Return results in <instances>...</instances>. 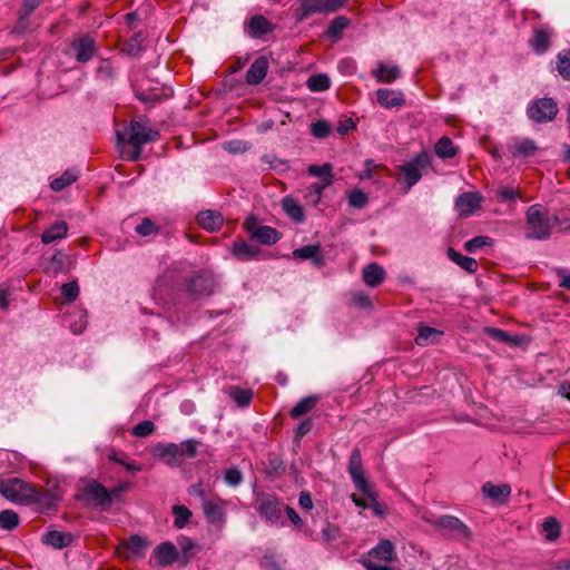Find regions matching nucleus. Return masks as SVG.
I'll return each mask as SVG.
<instances>
[{
	"label": "nucleus",
	"mask_w": 570,
	"mask_h": 570,
	"mask_svg": "<svg viewBox=\"0 0 570 570\" xmlns=\"http://www.w3.org/2000/svg\"><path fill=\"white\" fill-rule=\"evenodd\" d=\"M0 493L9 501L29 505L38 504L41 508H52L56 497L47 491L37 490L19 478H10L0 482Z\"/></svg>",
	"instance_id": "obj_1"
},
{
	"label": "nucleus",
	"mask_w": 570,
	"mask_h": 570,
	"mask_svg": "<svg viewBox=\"0 0 570 570\" xmlns=\"http://www.w3.org/2000/svg\"><path fill=\"white\" fill-rule=\"evenodd\" d=\"M525 238L534 240L548 239L554 226H561V218L549 216L548 210L540 204L531 205L525 213Z\"/></svg>",
	"instance_id": "obj_2"
},
{
	"label": "nucleus",
	"mask_w": 570,
	"mask_h": 570,
	"mask_svg": "<svg viewBox=\"0 0 570 570\" xmlns=\"http://www.w3.org/2000/svg\"><path fill=\"white\" fill-rule=\"evenodd\" d=\"M125 135L128 136L126 139L118 132V138L134 147V153L130 157L132 161L140 158L141 147L145 144L156 141L159 138V131L150 128L146 120H131Z\"/></svg>",
	"instance_id": "obj_3"
},
{
	"label": "nucleus",
	"mask_w": 570,
	"mask_h": 570,
	"mask_svg": "<svg viewBox=\"0 0 570 570\" xmlns=\"http://www.w3.org/2000/svg\"><path fill=\"white\" fill-rule=\"evenodd\" d=\"M258 514L269 524H277L281 518V503L274 493L259 492L255 497Z\"/></svg>",
	"instance_id": "obj_4"
},
{
	"label": "nucleus",
	"mask_w": 570,
	"mask_h": 570,
	"mask_svg": "<svg viewBox=\"0 0 570 570\" xmlns=\"http://www.w3.org/2000/svg\"><path fill=\"white\" fill-rule=\"evenodd\" d=\"M431 165V156L429 153H420L411 161L400 166V170L404 176V183L407 189L413 187L422 177V171Z\"/></svg>",
	"instance_id": "obj_5"
},
{
	"label": "nucleus",
	"mask_w": 570,
	"mask_h": 570,
	"mask_svg": "<svg viewBox=\"0 0 570 570\" xmlns=\"http://www.w3.org/2000/svg\"><path fill=\"white\" fill-rule=\"evenodd\" d=\"M527 112L529 118L535 122H548L556 117L558 106L552 98H541L533 101L528 107Z\"/></svg>",
	"instance_id": "obj_6"
},
{
	"label": "nucleus",
	"mask_w": 570,
	"mask_h": 570,
	"mask_svg": "<svg viewBox=\"0 0 570 570\" xmlns=\"http://www.w3.org/2000/svg\"><path fill=\"white\" fill-rule=\"evenodd\" d=\"M438 529L443 530L450 538L469 540L472 535L469 527L454 515L438 517Z\"/></svg>",
	"instance_id": "obj_7"
},
{
	"label": "nucleus",
	"mask_w": 570,
	"mask_h": 570,
	"mask_svg": "<svg viewBox=\"0 0 570 570\" xmlns=\"http://www.w3.org/2000/svg\"><path fill=\"white\" fill-rule=\"evenodd\" d=\"M216 286L213 274L204 272L191 276L187 281V291L196 297L209 296L214 293Z\"/></svg>",
	"instance_id": "obj_8"
},
{
	"label": "nucleus",
	"mask_w": 570,
	"mask_h": 570,
	"mask_svg": "<svg viewBox=\"0 0 570 570\" xmlns=\"http://www.w3.org/2000/svg\"><path fill=\"white\" fill-rule=\"evenodd\" d=\"M225 504L226 501L220 498L204 500L202 509L206 521L210 524L222 527L226 522Z\"/></svg>",
	"instance_id": "obj_9"
},
{
	"label": "nucleus",
	"mask_w": 570,
	"mask_h": 570,
	"mask_svg": "<svg viewBox=\"0 0 570 570\" xmlns=\"http://www.w3.org/2000/svg\"><path fill=\"white\" fill-rule=\"evenodd\" d=\"M71 49L75 52V58L80 63L90 61L98 51L95 39L89 36H82L71 42Z\"/></svg>",
	"instance_id": "obj_10"
},
{
	"label": "nucleus",
	"mask_w": 570,
	"mask_h": 570,
	"mask_svg": "<svg viewBox=\"0 0 570 570\" xmlns=\"http://www.w3.org/2000/svg\"><path fill=\"white\" fill-rule=\"evenodd\" d=\"M481 202L478 193L466 191L456 198L454 207L460 217L468 218L480 208Z\"/></svg>",
	"instance_id": "obj_11"
},
{
	"label": "nucleus",
	"mask_w": 570,
	"mask_h": 570,
	"mask_svg": "<svg viewBox=\"0 0 570 570\" xmlns=\"http://www.w3.org/2000/svg\"><path fill=\"white\" fill-rule=\"evenodd\" d=\"M512 158H529L535 155L538 146L533 139L515 138L507 145Z\"/></svg>",
	"instance_id": "obj_12"
},
{
	"label": "nucleus",
	"mask_w": 570,
	"mask_h": 570,
	"mask_svg": "<svg viewBox=\"0 0 570 570\" xmlns=\"http://www.w3.org/2000/svg\"><path fill=\"white\" fill-rule=\"evenodd\" d=\"M83 492L96 507L105 509L110 505V493L100 482L96 480L90 481L85 487Z\"/></svg>",
	"instance_id": "obj_13"
},
{
	"label": "nucleus",
	"mask_w": 570,
	"mask_h": 570,
	"mask_svg": "<svg viewBox=\"0 0 570 570\" xmlns=\"http://www.w3.org/2000/svg\"><path fill=\"white\" fill-rule=\"evenodd\" d=\"M178 558V551L171 542L158 544L154 551V559L159 567H168Z\"/></svg>",
	"instance_id": "obj_14"
},
{
	"label": "nucleus",
	"mask_w": 570,
	"mask_h": 570,
	"mask_svg": "<svg viewBox=\"0 0 570 570\" xmlns=\"http://www.w3.org/2000/svg\"><path fill=\"white\" fill-rule=\"evenodd\" d=\"M367 556L372 559L385 562H392L397 559L395 547L387 539L380 540V542L368 551Z\"/></svg>",
	"instance_id": "obj_15"
},
{
	"label": "nucleus",
	"mask_w": 570,
	"mask_h": 570,
	"mask_svg": "<svg viewBox=\"0 0 570 570\" xmlns=\"http://www.w3.org/2000/svg\"><path fill=\"white\" fill-rule=\"evenodd\" d=\"M268 65V59L265 56L254 60L246 72V82L252 86L261 83L267 75Z\"/></svg>",
	"instance_id": "obj_16"
},
{
	"label": "nucleus",
	"mask_w": 570,
	"mask_h": 570,
	"mask_svg": "<svg viewBox=\"0 0 570 570\" xmlns=\"http://www.w3.org/2000/svg\"><path fill=\"white\" fill-rule=\"evenodd\" d=\"M321 246L318 244L306 245L293 250V256L298 259H311L316 267L325 265L324 256L320 253Z\"/></svg>",
	"instance_id": "obj_17"
},
{
	"label": "nucleus",
	"mask_w": 570,
	"mask_h": 570,
	"mask_svg": "<svg viewBox=\"0 0 570 570\" xmlns=\"http://www.w3.org/2000/svg\"><path fill=\"white\" fill-rule=\"evenodd\" d=\"M154 453L157 458L161 459L167 465L179 466L180 459L176 443L157 444Z\"/></svg>",
	"instance_id": "obj_18"
},
{
	"label": "nucleus",
	"mask_w": 570,
	"mask_h": 570,
	"mask_svg": "<svg viewBox=\"0 0 570 570\" xmlns=\"http://www.w3.org/2000/svg\"><path fill=\"white\" fill-rule=\"evenodd\" d=\"M377 102L385 108L401 107L405 104L404 96L401 91L387 88H380L376 91Z\"/></svg>",
	"instance_id": "obj_19"
},
{
	"label": "nucleus",
	"mask_w": 570,
	"mask_h": 570,
	"mask_svg": "<svg viewBox=\"0 0 570 570\" xmlns=\"http://www.w3.org/2000/svg\"><path fill=\"white\" fill-rule=\"evenodd\" d=\"M42 0H23L19 10L17 30L24 32L30 27V16L41 4Z\"/></svg>",
	"instance_id": "obj_20"
},
{
	"label": "nucleus",
	"mask_w": 570,
	"mask_h": 570,
	"mask_svg": "<svg viewBox=\"0 0 570 570\" xmlns=\"http://www.w3.org/2000/svg\"><path fill=\"white\" fill-rule=\"evenodd\" d=\"M482 493L495 502L505 503L511 494V488L509 484L497 485L491 482H485L482 485Z\"/></svg>",
	"instance_id": "obj_21"
},
{
	"label": "nucleus",
	"mask_w": 570,
	"mask_h": 570,
	"mask_svg": "<svg viewBox=\"0 0 570 570\" xmlns=\"http://www.w3.org/2000/svg\"><path fill=\"white\" fill-rule=\"evenodd\" d=\"M362 279L367 286L376 287L385 279V271L377 263H371L363 268Z\"/></svg>",
	"instance_id": "obj_22"
},
{
	"label": "nucleus",
	"mask_w": 570,
	"mask_h": 570,
	"mask_svg": "<svg viewBox=\"0 0 570 570\" xmlns=\"http://www.w3.org/2000/svg\"><path fill=\"white\" fill-rule=\"evenodd\" d=\"M197 223L202 228L208 232H215L220 228L224 218L219 212L204 210L197 215Z\"/></svg>",
	"instance_id": "obj_23"
},
{
	"label": "nucleus",
	"mask_w": 570,
	"mask_h": 570,
	"mask_svg": "<svg viewBox=\"0 0 570 570\" xmlns=\"http://www.w3.org/2000/svg\"><path fill=\"white\" fill-rule=\"evenodd\" d=\"M274 29L269 20L264 16L257 14L250 18L248 22V33L253 38H263Z\"/></svg>",
	"instance_id": "obj_24"
},
{
	"label": "nucleus",
	"mask_w": 570,
	"mask_h": 570,
	"mask_svg": "<svg viewBox=\"0 0 570 570\" xmlns=\"http://www.w3.org/2000/svg\"><path fill=\"white\" fill-rule=\"evenodd\" d=\"M261 249L245 242H237L232 247V254L242 262L258 259Z\"/></svg>",
	"instance_id": "obj_25"
},
{
	"label": "nucleus",
	"mask_w": 570,
	"mask_h": 570,
	"mask_svg": "<svg viewBox=\"0 0 570 570\" xmlns=\"http://www.w3.org/2000/svg\"><path fill=\"white\" fill-rule=\"evenodd\" d=\"M373 77L379 82L392 83L401 76V70L397 66H389L380 62L377 68L372 71Z\"/></svg>",
	"instance_id": "obj_26"
},
{
	"label": "nucleus",
	"mask_w": 570,
	"mask_h": 570,
	"mask_svg": "<svg viewBox=\"0 0 570 570\" xmlns=\"http://www.w3.org/2000/svg\"><path fill=\"white\" fill-rule=\"evenodd\" d=\"M72 534L63 533L57 530L48 531L42 535V542L55 549H62L72 542Z\"/></svg>",
	"instance_id": "obj_27"
},
{
	"label": "nucleus",
	"mask_w": 570,
	"mask_h": 570,
	"mask_svg": "<svg viewBox=\"0 0 570 570\" xmlns=\"http://www.w3.org/2000/svg\"><path fill=\"white\" fill-rule=\"evenodd\" d=\"M326 8L325 0H303L299 4L297 19L303 21L313 13H326Z\"/></svg>",
	"instance_id": "obj_28"
},
{
	"label": "nucleus",
	"mask_w": 570,
	"mask_h": 570,
	"mask_svg": "<svg viewBox=\"0 0 570 570\" xmlns=\"http://www.w3.org/2000/svg\"><path fill=\"white\" fill-rule=\"evenodd\" d=\"M250 237L264 245H273L279 240V233L269 226H259L255 228Z\"/></svg>",
	"instance_id": "obj_29"
},
{
	"label": "nucleus",
	"mask_w": 570,
	"mask_h": 570,
	"mask_svg": "<svg viewBox=\"0 0 570 570\" xmlns=\"http://www.w3.org/2000/svg\"><path fill=\"white\" fill-rule=\"evenodd\" d=\"M67 232H68L67 223L63 220L57 222L42 233L41 240L43 244L53 243L58 239L63 238L67 235Z\"/></svg>",
	"instance_id": "obj_30"
},
{
	"label": "nucleus",
	"mask_w": 570,
	"mask_h": 570,
	"mask_svg": "<svg viewBox=\"0 0 570 570\" xmlns=\"http://www.w3.org/2000/svg\"><path fill=\"white\" fill-rule=\"evenodd\" d=\"M448 257L468 273L472 274L478 271V262L474 258L464 256L452 247L448 249Z\"/></svg>",
	"instance_id": "obj_31"
},
{
	"label": "nucleus",
	"mask_w": 570,
	"mask_h": 570,
	"mask_svg": "<svg viewBox=\"0 0 570 570\" xmlns=\"http://www.w3.org/2000/svg\"><path fill=\"white\" fill-rule=\"evenodd\" d=\"M530 46L538 55H543L550 47V32L546 29L534 30Z\"/></svg>",
	"instance_id": "obj_32"
},
{
	"label": "nucleus",
	"mask_w": 570,
	"mask_h": 570,
	"mask_svg": "<svg viewBox=\"0 0 570 570\" xmlns=\"http://www.w3.org/2000/svg\"><path fill=\"white\" fill-rule=\"evenodd\" d=\"M318 402V397L315 395H309L302 399L289 412L292 419H298L307 413H309L316 406Z\"/></svg>",
	"instance_id": "obj_33"
},
{
	"label": "nucleus",
	"mask_w": 570,
	"mask_h": 570,
	"mask_svg": "<svg viewBox=\"0 0 570 570\" xmlns=\"http://www.w3.org/2000/svg\"><path fill=\"white\" fill-rule=\"evenodd\" d=\"M350 21L344 16H338L332 20L330 23L326 36L333 41H337L341 39L343 31L348 27Z\"/></svg>",
	"instance_id": "obj_34"
},
{
	"label": "nucleus",
	"mask_w": 570,
	"mask_h": 570,
	"mask_svg": "<svg viewBox=\"0 0 570 570\" xmlns=\"http://www.w3.org/2000/svg\"><path fill=\"white\" fill-rule=\"evenodd\" d=\"M282 206L287 216L294 222L302 223L305 218L303 207L291 197H285L282 200Z\"/></svg>",
	"instance_id": "obj_35"
},
{
	"label": "nucleus",
	"mask_w": 570,
	"mask_h": 570,
	"mask_svg": "<svg viewBox=\"0 0 570 570\" xmlns=\"http://www.w3.org/2000/svg\"><path fill=\"white\" fill-rule=\"evenodd\" d=\"M435 154L442 158H452L458 154V149L454 147L453 141L446 137H441L434 146Z\"/></svg>",
	"instance_id": "obj_36"
},
{
	"label": "nucleus",
	"mask_w": 570,
	"mask_h": 570,
	"mask_svg": "<svg viewBox=\"0 0 570 570\" xmlns=\"http://www.w3.org/2000/svg\"><path fill=\"white\" fill-rule=\"evenodd\" d=\"M78 179V171L73 169L66 170L60 177L55 178L50 187L55 191H61Z\"/></svg>",
	"instance_id": "obj_37"
},
{
	"label": "nucleus",
	"mask_w": 570,
	"mask_h": 570,
	"mask_svg": "<svg viewBox=\"0 0 570 570\" xmlns=\"http://www.w3.org/2000/svg\"><path fill=\"white\" fill-rule=\"evenodd\" d=\"M556 68L564 80H570V50H562L557 55Z\"/></svg>",
	"instance_id": "obj_38"
},
{
	"label": "nucleus",
	"mask_w": 570,
	"mask_h": 570,
	"mask_svg": "<svg viewBox=\"0 0 570 570\" xmlns=\"http://www.w3.org/2000/svg\"><path fill=\"white\" fill-rule=\"evenodd\" d=\"M199 442L194 439H188L179 444H177L180 463L186 459H193L197 455Z\"/></svg>",
	"instance_id": "obj_39"
},
{
	"label": "nucleus",
	"mask_w": 570,
	"mask_h": 570,
	"mask_svg": "<svg viewBox=\"0 0 570 570\" xmlns=\"http://www.w3.org/2000/svg\"><path fill=\"white\" fill-rule=\"evenodd\" d=\"M351 478L353 480V483L355 488L364 493L368 499L372 501H375V493L372 491L371 484L366 481L364 476V471H361L358 473L351 474Z\"/></svg>",
	"instance_id": "obj_40"
},
{
	"label": "nucleus",
	"mask_w": 570,
	"mask_h": 570,
	"mask_svg": "<svg viewBox=\"0 0 570 570\" xmlns=\"http://www.w3.org/2000/svg\"><path fill=\"white\" fill-rule=\"evenodd\" d=\"M542 529H543L544 538L547 541L552 542V541H556L560 537L561 527L556 518L550 517V518L546 519L542 524Z\"/></svg>",
	"instance_id": "obj_41"
},
{
	"label": "nucleus",
	"mask_w": 570,
	"mask_h": 570,
	"mask_svg": "<svg viewBox=\"0 0 570 570\" xmlns=\"http://www.w3.org/2000/svg\"><path fill=\"white\" fill-rule=\"evenodd\" d=\"M19 524V515L11 509L0 512V529L12 531Z\"/></svg>",
	"instance_id": "obj_42"
},
{
	"label": "nucleus",
	"mask_w": 570,
	"mask_h": 570,
	"mask_svg": "<svg viewBox=\"0 0 570 570\" xmlns=\"http://www.w3.org/2000/svg\"><path fill=\"white\" fill-rule=\"evenodd\" d=\"M306 83L311 91L317 92L327 90L331 86V80L326 75L318 73L309 77Z\"/></svg>",
	"instance_id": "obj_43"
},
{
	"label": "nucleus",
	"mask_w": 570,
	"mask_h": 570,
	"mask_svg": "<svg viewBox=\"0 0 570 570\" xmlns=\"http://www.w3.org/2000/svg\"><path fill=\"white\" fill-rule=\"evenodd\" d=\"M440 334L441 332L433 327L420 326L419 334L415 337V343L421 346L428 345L430 342H433Z\"/></svg>",
	"instance_id": "obj_44"
},
{
	"label": "nucleus",
	"mask_w": 570,
	"mask_h": 570,
	"mask_svg": "<svg viewBox=\"0 0 570 570\" xmlns=\"http://www.w3.org/2000/svg\"><path fill=\"white\" fill-rule=\"evenodd\" d=\"M173 513L175 514L174 524L177 529H183L191 517V511L185 505H174Z\"/></svg>",
	"instance_id": "obj_45"
},
{
	"label": "nucleus",
	"mask_w": 570,
	"mask_h": 570,
	"mask_svg": "<svg viewBox=\"0 0 570 570\" xmlns=\"http://www.w3.org/2000/svg\"><path fill=\"white\" fill-rule=\"evenodd\" d=\"M127 549L137 557H142L145 549L148 547V541L139 535H131L127 543Z\"/></svg>",
	"instance_id": "obj_46"
},
{
	"label": "nucleus",
	"mask_w": 570,
	"mask_h": 570,
	"mask_svg": "<svg viewBox=\"0 0 570 570\" xmlns=\"http://www.w3.org/2000/svg\"><path fill=\"white\" fill-rule=\"evenodd\" d=\"M69 327L75 334H80L87 327V317L83 311L70 315Z\"/></svg>",
	"instance_id": "obj_47"
},
{
	"label": "nucleus",
	"mask_w": 570,
	"mask_h": 570,
	"mask_svg": "<svg viewBox=\"0 0 570 570\" xmlns=\"http://www.w3.org/2000/svg\"><path fill=\"white\" fill-rule=\"evenodd\" d=\"M142 41H144V37L141 33L135 35L134 37H131L130 39H128L125 42L124 51L128 56H131V57L137 56L142 49V47H141Z\"/></svg>",
	"instance_id": "obj_48"
},
{
	"label": "nucleus",
	"mask_w": 570,
	"mask_h": 570,
	"mask_svg": "<svg viewBox=\"0 0 570 570\" xmlns=\"http://www.w3.org/2000/svg\"><path fill=\"white\" fill-rule=\"evenodd\" d=\"M230 396L238 406L245 407L249 405L253 399V392L250 390L236 387L230 392Z\"/></svg>",
	"instance_id": "obj_49"
},
{
	"label": "nucleus",
	"mask_w": 570,
	"mask_h": 570,
	"mask_svg": "<svg viewBox=\"0 0 570 570\" xmlns=\"http://www.w3.org/2000/svg\"><path fill=\"white\" fill-rule=\"evenodd\" d=\"M332 184L331 178L322 179L314 183L308 188V195L313 197L314 204H318L322 198L323 190Z\"/></svg>",
	"instance_id": "obj_50"
},
{
	"label": "nucleus",
	"mask_w": 570,
	"mask_h": 570,
	"mask_svg": "<svg viewBox=\"0 0 570 570\" xmlns=\"http://www.w3.org/2000/svg\"><path fill=\"white\" fill-rule=\"evenodd\" d=\"M333 166L330 163H326L322 166L311 165L307 169V173L313 177H322V179L331 178L333 179Z\"/></svg>",
	"instance_id": "obj_51"
},
{
	"label": "nucleus",
	"mask_w": 570,
	"mask_h": 570,
	"mask_svg": "<svg viewBox=\"0 0 570 570\" xmlns=\"http://www.w3.org/2000/svg\"><path fill=\"white\" fill-rule=\"evenodd\" d=\"M97 78L102 80H109L112 79L115 76V68L110 60L102 59L100 60L97 69H96Z\"/></svg>",
	"instance_id": "obj_52"
},
{
	"label": "nucleus",
	"mask_w": 570,
	"mask_h": 570,
	"mask_svg": "<svg viewBox=\"0 0 570 570\" xmlns=\"http://www.w3.org/2000/svg\"><path fill=\"white\" fill-rule=\"evenodd\" d=\"M493 244V239L489 236H476L472 239L468 240L464 244V248L469 253H473L476 249L483 247V246H491Z\"/></svg>",
	"instance_id": "obj_53"
},
{
	"label": "nucleus",
	"mask_w": 570,
	"mask_h": 570,
	"mask_svg": "<svg viewBox=\"0 0 570 570\" xmlns=\"http://www.w3.org/2000/svg\"><path fill=\"white\" fill-rule=\"evenodd\" d=\"M368 203L367 195L361 189H353L348 194V205L354 208H363Z\"/></svg>",
	"instance_id": "obj_54"
},
{
	"label": "nucleus",
	"mask_w": 570,
	"mask_h": 570,
	"mask_svg": "<svg viewBox=\"0 0 570 570\" xmlns=\"http://www.w3.org/2000/svg\"><path fill=\"white\" fill-rule=\"evenodd\" d=\"M361 471H363L362 455L360 449L355 448L350 455L348 472L354 474Z\"/></svg>",
	"instance_id": "obj_55"
},
{
	"label": "nucleus",
	"mask_w": 570,
	"mask_h": 570,
	"mask_svg": "<svg viewBox=\"0 0 570 570\" xmlns=\"http://www.w3.org/2000/svg\"><path fill=\"white\" fill-rule=\"evenodd\" d=\"M311 132L316 138H326L331 132V126L325 120H318L311 125Z\"/></svg>",
	"instance_id": "obj_56"
},
{
	"label": "nucleus",
	"mask_w": 570,
	"mask_h": 570,
	"mask_svg": "<svg viewBox=\"0 0 570 570\" xmlns=\"http://www.w3.org/2000/svg\"><path fill=\"white\" fill-rule=\"evenodd\" d=\"M155 430L154 422L145 420L139 422L134 429L132 434L138 438L149 436Z\"/></svg>",
	"instance_id": "obj_57"
},
{
	"label": "nucleus",
	"mask_w": 570,
	"mask_h": 570,
	"mask_svg": "<svg viewBox=\"0 0 570 570\" xmlns=\"http://www.w3.org/2000/svg\"><path fill=\"white\" fill-rule=\"evenodd\" d=\"M352 303L361 308H370L372 302L370 296L364 291H354L351 293Z\"/></svg>",
	"instance_id": "obj_58"
},
{
	"label": "nucleus",
	"mask_w": 570,
	"mask_h": 570,
	"mask_svg": "<svg viewBox=\"0 0 570 570\" xmlns=\"http://www.w3.org/2000/svg\"><path fill=\"white\" fill-rule=\"evenodd\" d=\"M485 332L494 341H498V342H501V343H507V344L515 343V340L513 337H511L507 332H504V331H502L500 328L487 327Z\"/></svg>",
	"instance_id": "obj_59"
},
{
	"label": "nucleus",
	"mask_w": 570,
	"mask_h": 570,
	"mask_svg": "<svg viewBox=\"0 0 570 570\" xmlns=\"http://www.w3.org/2000/svg\"><path fill=\"white\" fill-rule=\"evenodd\" d=\"M61 293L67 302H73L79 295V286L76 281L62 285Z\"/></svg>",
	"instance_id": "obj_60"
},
{
	"label": "nucleus",
	"mask_w": 570,
	"mask_h": 570,
	"mask_svg": "<svg viewBox=\"0 0 570 570\" xmlns=\"http://www.w3.org/2000/svg\"><path fill=\"white\" fill-rule=\"evenodd\" d=\"M135 230L141 236H149L154 233H157L158 228L151 219L144 218L141 223L136 226Z\"/></svg>",
	"instance_id": "obj_61"
},
{
	"label": "nucleus",
	"mask_w": 570,
	"mask_h": 570,
	"mask_svg": "<svg viewBox=\"0 0 570 570\" xmlns=\"http://www.w3.org/2000/svg\"><path fill=\"white\" fill-rule=\"evenodd\" d=\"M224 480L229 487H237L242 483L243 475L237 468H229L225 472Z\"/></svg>",
	"instance_id": "obj_62"
},
{
	"label": "nucleus",
	"mask_w": 570,
	"mask_h": 570,
	"mask_svg": "<svg viewBox=\"0 0 570 570\" xmlns=\"http://www.w3.org/2000/svg\"><path fill=\"white\" fill-rule=\"evenodd\" d=\"M497 193L498 197L504 203L514 202L520 197V193L512 187L500 188Z\"/></svg>",
	"instance_id": "obj_63"
},
{
	"label": "nucleus",
	"mask_w": 570,
	"mask_h": 570,
	"mask_svg": "<svg viewBox=\"0 0 570 570\" xmlns=\"http://www.w3.org/2000/svg\"><path fill=\"white\" fill-rule=\"evenodd\" d=\"M312 428H313L312 419L311 417L305 419L296 428L295 438L302 439L303 436H305L306 434H308L311 432Z\"/></svg>",
	"instance_id": "obj_64"
}]
</instances>
